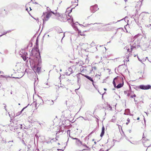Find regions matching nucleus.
Returning <instances> with one entry per match:
<instances>
[{
    "label": "nucleus",
    "instance_id": "nucleus-14",
    "mask_svg": "<svg viewBox=\"0 0 151 151\" xmlns=\"http://www.w3.org/2000/svg\"><path fill=\"white\" fill-rule=\"evenodd\" d=\"M72 10V8H70L69 7H68L66 9L65 12V14H66L67 15H69V14L71 12Z\"/></svg>",
    "mask_w": 151,
    "mask_h": 151
},
{
    "label": "nucleus",
    "instance_id": "nucleus-38",
    "mask_svg": "<svg viewBox=\"0 0 151 151\" xmlns=\"http://www.w3.org/2000/svg\"><path fill=\"white\" fill-rule=\"evenodd\" d=\"M3 104L4 105V109H5V110L6 111V105L5 104Z\"/></svg>",
    "mask_w": 151,
    "mask_h": 151
},
{
    "label": "nucleus",
    "instance_id": "nucleus-36",
    "mask_svg": "<svg viewBox=\"0 0 151 151\" xmlns=\"http://www.w3.org/2000/svg\"><path fill=\"white\" fill-rule=\"evenodd\" d=\"M126 137V139L127 140H128L130 142H131V143H132L128 139V138H127V137Z\"/></svg>",
    "mask_w": 151,
    "mask_h": 151
},
{
    "label": "nucleus",
    "instance_id": "nucleus-47",
    "mask_svg": "<svg viewBox=\"0 0 151 151\" xmlns=\"http://www.w3.org/2000/svg\"><path fill=\"white\" fill-rule=\"evenodd\" d=\"M90 134H89L88 135V136H88V138H89V136H90Z\"/></svg>",
    "mask_w": 151,
    "mask_h": 151
},
{
    "label": "nucleus",
    "instance_id": "nucleus-6",
    "mask_svg": "<svg viewBox=\"0 0 151 151\" xmlns=\"http://www.w3.org/2000/svg\"><path fill=\"white\" fill-rule=\"evenodd\" d=\"M123 80V79L118 76H117V77L115 78L113 81V83L115 87L116 86V83L115 81H118L119 80H121L122 81Z\"/></svg>",
    "mask_w": 151,
    "mask_h": 151
},
{
    "label": "nucleus",
    "instance_id": "nucleus-26",
    "mask_svg": "<svg viewBox=\"0 0 151 151\" xmlns=\"http://www.w3.org/2000/svg\"><path fill=\"white\" fill-rule=\"evenodd\" d=\"M116 117L115 116H113L112 119H111V121L113 122H115L116 121Z\"/></svg>",
    "mask_w": 151,
    "mask_h": 151
},
{
    "label": "nucleus",
    "instance_id": "nucleus-51",
    "mask_svg": "<svg viewBox=\"0 0 151 151\" xmlns=\"http://www.w3.org/2000/svg\"><path fill=\"white\" fill-rule=\"evenodd\" d=\"M24 108H23L22 109V111H21V112H22L23 111V110H24Z\"/></svg>",
    "mask_w": 151,
    "mask_h": 151
},
{
    "label": "nucleus",
    "instance_id": "nucleus-15",
    "mask_svg": "<svg viewBox=\"0 0 151 151\" xmlns=\"http://www.w3.org/2000/svg\"><path fill=\"white\" fill-rule=\"evenodd\" d=\"M84 76L86 77V78L88 79V80H90L92 82V84L94 86V81L93 80V79L92 78H91V77L87 76V75H84Z\"/></svg>",
    "mask_w": 151,
    "mask_h": 151
},
{
    "label": "nucleus",
    "instance_id": "nucleus-37",
    "mask_svg": "<svg viewBox=\"0 0 151 151\" xmlns=\"http://www.w3.org/2000/svg\"><path fill=\"white\" fill-rule=\"evenodd\" d=\"M109 108L110 110H112L111 107L110 105L109 106Z\"/></svg>",
    "mask_w": 151,
    "mask_h": 151
},
{
    "label": "nucleus",
    "instance_id": "nucleus-41",
    "mask_svg": "<svg viewBox=\"0 0 151 151\" xmlns=\"http://www.w3.org/2000/svg\"><path fill=\"white\" fill-rule=\"evenodd\" d=\"M83 145L85 147H87L88 148V146L86 145Z\"/></svg>",
    "mask_w": 151,
    "mask_h": 151
},
{
    "label": "nucleus",
    "instance_id": "nucleus-8",
    "mask_svg": "<svg viewBox=\"0 0 151 151\" xmlns=\"http://www.w3.org/2000/svg\"><path fill=\"white\" fill-rule=\"evenodd\" d=\"M22 65V64L21 63H17L15 66V69L17 70L20 71L21 69Z\"/></svg>",
    "mask_w": 151,
    "mask_h": 151
},
{
    "label": "nucleus",
    "instance_id": "nucleus-49",
    "mask_svg": "<svg viewBox=\"0 0 151 151\" xmlns=\"http://www.w3.org/2000/svg\"><path fill=\"white\" fill-rule=\"evenodd\" d=\"M97 119V120H96V122H98L99 119Z\"/></svg>",
    "mask_w": 151,
    "mask_h": 151
},
{
    "label": "nucleus",
    "instance_id": "nucleus-48",
    "mask_svg": "<svg viewBox=\"0 0 151 151\" xmlns=\"http://www.w3.org/2000/svg\"><path fill=\"white\" fill-rule=\"evenodd\" d=\"M129 123V122H127V123H126V124L127 125L128 124V123Z\"/></svg>",
    "mask_w": 151,
    "mask_h": 151
},
{
    "label": "nucleus",
    "instance_id": "nucleus-30",
    "mask_svg": "<svg viewBox=\"0 0 151 151\" xmlns=\"http://www.w3.org/2000/svg\"><path fill=\"white\" fill-rule=\"evenodd\" d=\"M92 70H96V68L95 66H94L92 67Z\"/></svg>",
    "mask_w": 151,
    "mask_h": 151
},
{
    "label": "nucleus",
    "instance_id": "nucleus-54",
    "mask_svg": "<svg viewBox=\"0 0 151 151\" xmlns=\"http://www.w3.org/2000/svg\"><path fill=\"white\" fill-rule=\"evenodd\" d=\"M99 151H104L103 150H102V149H100V150Z\"/></svg>",
    "mask_w": 151,
    "mask_h": 151
},
{
    "label": "nucleus",
    "instance_id": "nucleus-7",
    "mask_svg": "<svg viewBox=\"0 0 151 151\" xmlns=\"http://www.w3.org/2000/svg\"><path fill=\"white\" fill-rule=\"evenodd\" d=\"M140 88L144 90H147L150 89L151 87V86L150 85L145 86L144 85H141L139 86Z\"/></svg>",
    "mask_w": 151,
    "mask_h": 151
},
{
    "label": "nucleus",
    "instance_id": "nucleus-39",
    "mask_svg": "<svg viewBox=\"0 0 151 151\" xmlns=\"http://www.w3.org/2000/svg\"><path fill=\"white\" fill-rule=\"evenodd\" d=\"M127 121L128 122H130V120L129 118H128L127 120Z\"/></svg>",
    "mask_w": 151,
    "mask_h": 151
},
{
    "label": "nucleus",
    "instance_id": "nucleus-1",
    "mask_svg": "<svg viewBox=\"0 0 151 151\" xmlns=\"http://www.w3.org/2000/svg\"><path fill=\"white\" fill-rule=\"evenodd\" d=\"M30 65L32 67L33 70L35 73H39L40 72L41 65V60L40 53L39 55L36 57H34L33 59L32 56L29 58Z\"/></svg>",
    "mask_w": 151,
    "mask_h": 151
},
{
    "label": "nucleus",
    "instance_id": "nucleus-2",
    "mask_svg": "<svg viewBox=\"0 0 151 151\" xmlns=\"http://www.w3.org/2000/svg\"><path fill=\"white\" fill-rule=\"evenodd\" d=\"M70 19H71L72 22H73V18H71L69 15H68L65 13L61 14L58 17L59 20L63 22H65Z\"/></svg>",
    "mask_w": 151,
    "mask_h": 151
},
{
    "label": "nucleus",
    "instance_id": "nucleus-3",
    "mask_svg": "<svg viewBox=\"0 0 151 151\" xmlns=\"http://www.w3.org/2000/svg\"><path fill=\"white\" fill-rule=\"evenodd\" d=\"M51 16L50 12H44L41 17L43 21V24L46 21H48Z\"/></svg>",
    "mask_w": 151,
    "mask_h": 151
},
{
    "label": "nucleus",
    "instance_id": "nucleus-50",
    "mask_svg": "<svg viewBox=\"0 0 151 151\" xmlns=\"http://www.w3.org/2000/svg\"><path fill=\"white\" fill-rule=\"evenodd\" d=\"M144 145L145 147H147V146H146L144 144Z\"/></svg>",
    "mask_w": 151,
    "mask_h": 151
},
{
    "label": "nucleus",
    "instance_id": "nucleus-29",
    "mask_svg": "<svg viewBox=\"0 0 151 151\" xmlns=\"http://www.w3.org/2000/svg\"><path fill=\"white\" fill-rule=\"evenodd\" d=\"M100 75H96L95 76V77L97 78L98 79H100Z\"/></svg>",
    "mask_w": 151,
    "mask_h": 151
},
{
    "label": "nucleus",
    "instance_id": "nucleus-17",
    "mask_svg": "<svg viewBox=\"0 0 151 151\" xmlns=\"http://www.w3.org/2000/svg\"><path fill=\"white\" fill-rule=\"evenodd\" d=\"M13 141L12 140V141H9L8 142V148L9 149H11V147H12L13 145V144L12 143V142H13Z\"/></svg>",
    "mask_w": 151,
    "mask_h": 151
},
{
    "label": "nucleus",
    "instance_id": "nucleus-20",
    "mask_svg": "<svg viewBox=\"0 0 151 151\" xmlns=\"http://www.w3.org/2000/svg\"><path fill=\"white\" fill-rule=\"evenodd\" d=\"M40 99L38 101L40 102V103H38V104L40 105H43L44 104V101L42 99L41 97H40Z\"/></svg>",
    "mask_w": 151,
    "mask_h": 151
},
{
    "label": "nucleus",
    "instance_id": "nucleus-22",
    "mask_svg": "<svg viewBox=\"0 0 151 151\" xmlns=\"http://www.w3.org/2000/svg\"><path fill=\"white\" fill-rule=\"evenodd\" d=\"M47 12H50L51 14L52 13L54 14V13L53 12L51 11L50 8H49L48 7H47Z\"/></svg>",
    "mask_w": 151,
    "mask_h": 151
},
{
    "label": "nucleus",
    "instance_id": "nucleus-62",
    "mask_svg": "<svg viewBox=\"0 0 151 151\" xmlns=\"http://www.w3.org/2000/svg\"><path fill=\"white\" fill-rule=\"evenodd\" d=\"M22 51L23 52V51H24V50H22ZM22 53H23V52H22Z\"/></svg>",
    "mask_w": 151,
    "mask_h": 151
},
{
    "label": "nucleus",
    "instance_id": "nucleus-24",
    "mask_svg": "<svg viewBox=\"0 0 151 151\" xmlns=\"http://www.w3.org/2000/svg\"><path fill=\"white\" fill-rule=\"evenodd\" d=\"M69 112V111H63L62 113L64 114V116H67L68 114H67V113Z\"/></svg>",
    "mask_w": 151,
    "mask_h": 151
},
{
    "label": "nucleus",
    "instance_id": "nucleus-32",
    "mask_svg": "<svg viewBox=\"0 0 151 151\" xmlns=\"http://www.w3.org/2000/svg\"><path fill=\"white\" fill-rule=\"evenodd\" d=\"M67 134L68 135H69V136H70V130H67Z\"/></svg>",
    "mask_w": 151,
    "mask_h": 151
},
{
    "label": "nucleus",
    "instance_id": "nucleus-4",
    "mask_svg": "<svg viewBox=\"0 0 151 151\" xmlns=\"http://www.w3.org/2000/svg\"><path fill=\"white\" fill-rule=\"evenodd\" d=\"M131 50H132L134 49L138 48L139 46V42L138 40H134L130 43Z\"/></svg>",
    "mask_w": 151,
    "mask_h": 151
},
{
    "label": "nucleus",
    "instance_id": "nucleus-16",
    "mask_svg": "<svg viewBox=\"0 0 151 151\" xmlns=\"http://www.w3.org/2000/svg\"><path fill=\"white\" fill-rule=\"evenodd\" d=\"M78 0H73L72 1V3L73 4V5H74L75 6L78 5Z\"/></svg>",
    "mask_w": 151,
    "mask_h": 151
},
{
    "label": "nucleus",
    "instance_id": "nucleus-18",
    "mask_svg": "<svg viewBox=\"0 0 151 151\" xmlns=\"http://www.w3.org/2000/svg\"><path fill=\"white\" fill-rule=\"evenodd\" d=\"M104 130L105 128L103 126L102 128L101 132L100 134L101 137H102L104 135Z\"/></svg>",
    "mask_w": 151,
    "mask_h": 151
},
{
    "label": "nucleus",
    "instance_id": "nucleus-42",
    "mask_svg": "<svg viewBox=\"0 0 151 151\" xmlns=\"http://www.w3.org/2000/svg\"><path fill=\"white\" fill-rule=\"evenodd\" d=\"M73 139H76V140H77L78 139V138H73Z\"/></svg>",
    "mask_w": 151,
    "mask_h": 151
},
{
    "label": "nucleus",
    "instance_id": "nucleus-64",
    "mask_svg": "<svg viewBox=\"0 0 151 151\" xmlns=\"http://www.w3.org/2000/svg\"><path fill=\"white\" fill-rule=\"evenodd\" d=\"M108 150H108H108H106V151H108Z\"/></svg>",
    "mask_w": 151,
    "mask_h": 151
},
{
    "label": "nucleus",
    "instance_id": "nucleus-34",
    "mask_svg": "<svg viewBox=\"0 0 151 151\" xmlns=\"http://www.w3.org/2000/svg\"><path fill=\"white\" fill-rule=\"evenodd\" d=\"M126 49H127V52H131V51L132 50H131V49L130 50L129 48H128V49H127V48H126Z\"/></svg>",
    "mask_w": 151,
    "mask_h": 151
},
{
    "label": "nucleus",
    "instance_id": "nucleus-10",
    "mask_svg": "<svg viewBox=\"0 0 151 151\" xmlns=\"http://www.w3.org/2000/svg\"><path fill=\"white\" fill-rule=\"evenodd\" d=\"M72 26L75 30L78 31V34L79 35H81V36L83 35V34L81 33V32H80V31L78 30V28L76 26L75 24L73 23V24H72Z\"/></svg>",
    "mask_w": 151,
    "mask_h": 151
},
{
    "label": "nucleus",
    "instance_id": "nucleus-25",
    "mask_svg": "<svg viewBox=\"0 0 151 151\" xmlns=\"http://www.w3.org/2000/svg\"><path fill=\"white\" fill-rule=\"evenodd\" d=\"M76 142L77 143V144L78 145H80L82 144L81 142L78 139L77 140H76Z\"/></svg>",
    "mask_w": 151,
    "mask_h": 151
},
{
    "label": "nucleus",
    "instance_id": "nucleus-55",
    "mask_svg": "<svg viewBox=\"0 0 151 151\" xmlns=\"http://www.w3.org/2000/svg\"><path fill=\"white\" fill-rule=\"evenodd\" d=\"M139 1H140V2H141L143 1V0H139Z\"/></svg>",
    "mask_w": 151,
    "mask_h": 151
},
{
    "label": "nucleus",
    "instance_id": "nucleus-59",
    "mask_svg": "<svg viewBox=\"0 0 151 151\" xmlns=\"http://www.w3.org/2000/svg\"><path fill=\"white\" fill-rule=\"evenodd\" d=\"M134 101H135V102H136V100H135V99H134Z\"/></svg>",
    "mask_w": 151,
    "mask_h": 151
},
{
    "label": "nucleus",
    "instance_id": "nucleus-21",
    "mask_svg": "<svg viewBox=\"0 0 151 151\" xmlns=\"http://www.w3.org/2000/svg\"><path fill=\"white\" fill-rule=\"evenodd\" d=\"M56 30L58 33H61L63 32L62 29L60 27H58L56 28Z\"/></svg>",
    "mask_w": 151,
    "mask_h": 151
},
{
    "label": "nucleus",
    "instance_id": "nucleus-11",
    "mask_svg": "<svg viewBox=\"0 0 151 151\" xmlns=\"http://www.w3.org/2000/svg\"><path fill=\"white\" fill-rule=\"evenodd\" d=\"M131 94V98H133V97H135L136 96V95L135 94H134V92L133 91H128L127 96H129Z\"/></svg>",
    "mask_w": 151,
    "mask_h": 151
},
{
    "label": "nucleus",
    "instance_id": "nucleus-60",
    "mask_svg": "<svg viewBox=\"0 0 151 151\" xmlns=\"http://www.w3.org/2000/svg\"><path fill=\"white\" fill-rule=\"evenodd\" d=\"M110 42L109 41V42H107V43H110Z\"/></svg>",
    "mask_w": 151,
    "mask_h": 151
},
{
    "label": "nucleus",
    "instance_id": "nucleus-52",
    "mask_svg": "<svg viewBox=\"0 0 151 151\" xmlns=\"http://www.w3.org/2000/svg\"><path fill=\"white\" fill-rule=\"evenodd\" d=\"M82 118H83V119H84L85 120H87V119H84V118L83 117H81Z\"/></svg>",
    "mask_w": 151,
    "mask_h": 151
},
{
    "label": "nucleus",
    "instance_id": "nucleus-58",
    "mask_svg": "<svg viewBox=\"0 0 151 151\" xmlns=\"http://www.w3.org/2000/svg\"><path fill=\"white\" fill-rule=\"evenodd\" d=\"M124 0L125 1V2H126V1H127V0Z\"/></svg>",
    "mask_w": 151,
    "mask_h": 151
},
{
    "label": "nucleus",
    "instance_id": "nucleus-46",
    "mask_svg": "<svg viewBox=\"0 0 151 151\" xmlns=\"http://www.w3.org/2000/svg\"><path fill=\"white\" fill-rule=\"evenodd\" d=\"M93 132H94V131H92L90 134H92V133H93Z\"/></svg>",
    "mask_w": 151,
    "mask_h": 151
},
{
    "label": "nucleus",
    "instance_id": "nucleus-5",
    "mask_svg": "<svg viewBox=\"0 0 151 151\" xmlns=\"http://www.w3.org/2000/svg\"><path fill=\"white\" fill-rule=\"evenodd\" d=\"M99 8L97 5H95L94 6H92L90 7V10L91 12L93 13H94L96 11L98 10Z\"/></svg>",
    "mask_w": 151,
    "mask_h": 151
},
{
    "label": "nucleus",
    "instance_id": "nucleus-13",
    "mask_svg": "<svg viewBox=\"0 0 151 151\" xmlns=\"http://www.w3.org/2000/svg\"><path fill=\"white\" fill-rule=\"evenodd\" d=\"M22 124H19V125H17V127L16 128H15L14 129V131H15L17 133H19L20 132H19V131H16V130H17V129H18V130L20 129L21 130L22 129Z\"/></svg>",
    "mask_w": 151,
    "mask_h": 151
},
{
    "label": "nucleus",
    "instance_id": "nucleus-35",
    "mask_svg": "<svg viewBox=\"0 0 151 151\" xmlns=\"http://www.w3.org/2000/svg\"><path fill=\"white\" fill-rule=\"evenodd\" d=\"M89 24V25H90V24ZM89 24H85V25H83V26L84 27H87L88 26V25Z\"/></svg>",
    "mask_w": 151,
    "mask_h": 151
},
{
    "label": "nucleus",
    "instance_id": "nucleus-9",
    "mask_svg": "<svg viewBox=\"0 0 151 151\" xmlns=\"http://www.w3.org/2000/svg\"><path fill=\"white\" fill-rule=\"evenodd\" d=\"M73 71L72 68H69L68 69V71L65 72V74L66 75L69 76L70 74L73 73Z\"/></svg>",
    "mask_w": 151,
    "mask_h": 151
},
{
    "label": "nucleus",
    "instance_id": "nucleus-45",
    "mask_svg": "<svg viewBox=\"0 0 151 151\" xmlns=\"http://www.w3.org/2000/svg\"><path fill=\"white\" fill-rule=\"evenodd\" d=\"M139 117H138L137 119V120H139Z\"/></svg>",
    "mask_w": 151,
    "mask_h": 151
},
{
    "label": "nucleus",
    "instance_id": "nucleus-57",
    "mask_svg": "<svg viewBox=\"0 0 151 151\" xmlns=\"http://www.w3.org/2000/svg\"><path fill=\"white\" fill-rule=\"evenodd\" d=\"M1 73L2 74H3V72H1L0 71V74Z\"/></svg>",
    "mask_w": 151,
    "mask_h": 151
},
{
    "label": "nucleus",
    "instance_id": "nucleus-56",
    "mask_svg": "<svg viewBox=\"0 0 151 151\" xmlns=\"http://www.w3.org/2000/svg\"><path fill=\"white\" fill-rule=\"evenodd\" d=\"M129 132L130 133L131 132V130H129Z\"/></svg>",
    "mask_w": 151,
    "mask_h": 151
},
{
    "label": "nucleus",
    "instance_id": "nucleus-44",
    "mask_svg": "<svg viewBox=\"0 0 151 151\" xmlns=\"http://www.w3.org/2000/svg\"><path fill=\"white\" fill-rule=\"evenodd\" d=\"M150 26H151V24H149V26L148 25L147 27H150Z\"/></svg>",
    "mask_w": 151,
    "mask_h": 151
},
{
    "label": "nucleus",
    "instance_id": "nucleus-28",
    "mask_svg": "<svg viewBox=\"0 0 151 151\" xmlns=\"http://www.w3.org/2000/svg\"><path fill=\"white\" fill-rule=\"evenodd\" d=\"M111 29L110 27H108L106 28L105 30L109 31Z\"/></svg>",
    "mask_w": 151,
    "mask_h": 151
},
{
    "label": "nucleus",
    "instance_id": "nucleus-63",
    "mask_svg": "<svg viewBox=\"0 0 151 151\" xmlns=\"http://www.w3.org/2000/svg\"><path fill=\"white\" fill-rule=\"evenodd\" d=\"M11 94H12V92H11Z\"/></svg>",
    "mask_w": 151,
    "mask_h": 151
},
{
    "label": "nucleus",
    "instance_id": "nucleus-53",
    "mask_svg": "<svg viewBox=\"0 0 151 151\" xmlns=\"http://www.w3.org/2000/svg\"><path fill=\"white\" fill-rule=\"evenodd\" d=\"M79 89V88H78V89H75V91H76V90H78Z\"/></svg>",
    "mask_w": 151,
    "mask_h": 151
},
{
    "label": "nucleus",
    "instance_id": "nucleus-31",
    "mask_svg": "<svg viewBox=\"0 0 151 151\" xmlns=\"http://www.w3.org/2000/svg\"><path fill=\"white\" fill-rule=\"evenodd\" d=\"M33 104H35V109H37V103L36 102H34Z\"/></svg>",
    "mask_w": 151,
    "mask_h": 151
},
{
    "label": "nucleus",
    "instance_id": "nucleus-27",
    "mask_svg": "<svg viewBox=\"0 0 151 151\" xmlns=\"http://www.w3.org/2000/svg\"><path fill=\"white\" fill-rule=\"evenodd\" d=\"M10 32H11V31H10V30L8 31H7L5 32H4L3 33V34L2 35H2H2H5V34L8 33Z\"/></svg>",
    "mask_w": 151,
    "mask_h": 151
},
{
    "label": "nucleus",
    "instance_id": "nucleus-43",
    "mask_svg": "<svg viewBox=\"0 0 151 151\" xmlns=\"http://www.w3.org/2000/svg\"><path fill=\"white\" fill-rule=\"evenodd\" d=\"M127 91H124V93L125 94L127 93Z\"/></svg>",
    "mask_w": 151,
    "mask_h": 151
},
{
    "label": "nucleus",
    "instance_id": "nucleus-33",
    "mask_svg": "<svg viewBox=\"0 0 151 151\" xmlns=\"http://www.w3.org/2000/svg\"><path fill=\"white\" fill-rule=\"evenodd\" d=\"M89 139V138H88V136H87L84 139L85 140H88Z\"/></svg>",
    "mask_w": 151,
    "mask_h": 151
},
{
    "label": "nucleus",
    "instance_id": "nucleus-61",
    "mask_svg": "<svg viewBox=\"0 0 151 151\" xmlns=\"http://www.w3.org/2000/svg\"><path fill=\"white\" fill-rule=\"evenodd\" d=\"M104 90H106V88H104Z\"/></svg>",
    "mask_w": 151,
    "mask_h": 151
},
{
    "label": "nucleus",
    "instance_id": "nucleus-19",
    "mask_svg": "<svg viewBox=\"0 0 151 151\" xmlns=\"http://www.w3.org/2000/svg\"><path fill=\"white\" fill-rule=\"evenodd\" d=\"M48 105H52L54 104V102L53 100H48L46 101Z\"/></svg>",
    "mask_w": 151,
    "mask_h": 151
},
{
    "label": "nucleus",
    "instance_id": "nucleus-23",
    "mask_svg": "<svg viewBox=\"0 0 151 151\" xmlns=\"http://www.w3.org/2000/svg\"><path fill=\"white\" fill-rule=\"evenodd\" d=\"M123 85V82L122 83H120L118 84L117 86H116V88H119L122 87Z\"/></svg>",
    "mask_w": 151,
    "mask_h": 151
},
{
    "label": "nucleus",
    "instance_id": "nucleus-12",
    "mask_svg": "<svg viewBox=\"0 0 151 151\" xmlns=\"http://www.w3.org/2000/svg\"><path fill=\"white\" fill-rule=\"evenodd\" d=\"M27 55L28 54L27 52L24 51L23 53V55H21V57L22 58L24 61H26L27 60V58H28V57H27Z\"/></svg>",
    "mask_w": 151,
    "mask_h": 151
},
{
    "label": "nucleus",
    "instance_id": "nucleus-40",
    "mask_svg": "<svg viewBox=\"0 0 151 151\" xmlns=\"http://www.w3.org/2000/svg\"><path fill=\"white\" fill-rule=\"evenodd\" d=\"M137 58H138V59L139 60V61H140V62H142V60H140V59L139 58V57H138V56H137Z\"/></svg>",
    "mask_w": 151,
    "mask_h": 151
}]
</instances>
